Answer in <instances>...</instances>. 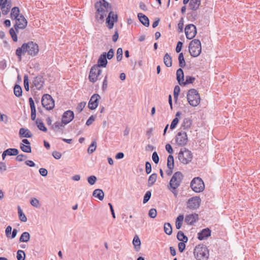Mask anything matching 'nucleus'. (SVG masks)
<instances>
[{
	"label": "nucleus",
	"mask_w": 260,
	"mask_h": 260,
	"mask_svg": "<svg viewBox=\"0 0 260 260\" xmlns=\"http://www.w3.org/2000/svg\"><path fill=\"white\" fill-rule=\"evenodd\" d=\"M101 99V96L98 93L93 94L88 103V107L90 110H94L98 106L99 101Z\"/></svg>",
	"instance_id": "obj_15"
},
{
	"label": "nucleus",
	"mask_w": 260,
	"mask_h": 260,
	"mask_svg": "<svg viewBox=\"0 0 260 260\" xmlns=\"http://www.w3.org/2000/svg\"><path fill=\"white\" fill-rule=\"evenodd\" d=\"M183 175L180 172H175L171 178L169 185L168 186V189L173 193L174 196L176 198L178 196L177 188L180 185Z\"/></svg>",
	"instance_id": "obj_3"
},
{
	"label": "nucleus",
	"mask_w": 260,
	"mask_h": 260,
	"mask_svg": "<svg viewBox=\"0 0 260 260\" xmlns=\"http://www.w3.org/2000/svg\"><path fill=\"white\" fill-rule=\"evenodd\" d=\"M183 26V18H181V20L179 21V22L178 24V27L179 32H182Z\"/></svg>",
	"instance_id": "obj_62"
},
{
	"label": "nucleus",
	"mask_w": 260,
	"mask_h": 260,
	"mask_svg": "<svg viewBox=\"0 0 260 260\" xmlns=\"http://www.w3.org/2000/svg\"><path fill=\"white\" fill-rule=\"evenodd\" d=\"M211 231L208 228L203 229L198 234V238L200 240H204L211 236Z\"/></svg>",
	"instance_id": "obj_19"
},
{
	"label": "nucleus",
	"mask_w": 260,
	"mask_h": 260,
	"mask_svg": "<svg viewBox=\"0 0 260 260\" xmlns=\"http://www.w3.org/2000/svg\"><path fill=\"white\" fill-rule=\"evenodd\" d=\"M18 213L19 215V219L22 222H26L27 221V218L25 214L23 213L22 209L20 206H18Z\"/></svg>",
	"instance_id": "obj_38"
},
{
	"label": "nucleus",
	"mask_w": 260,
	"mask_h": 260,
	"mask_svg": "<svg viewBox=\"0 0 260 260\" xmlns=\"http://www.w3.org/2000/svg\"><path fill=\"white\" fill-rule=\"evenodd\" d=\"M36 124L37 125L38 128L40 130H41L43 132H46L47 131V128L46 127L43 122L42 121V120L41 119L38 118L36 120Z\"/></svg>",
	"instance_id": "obj_33"
},
{
	"label": "nucleus",
	"mask_w": 260,
	"mask_h": 260,
	"mask_svg": "<svg viewBox=\"0 0 260 260\" xmlns=\"http://www.w3.org/2000/svg\"><path fill=\"white\" fill-rule=\"evenodd\" d=\"M193 254L197 260H207L209 256V251L207 246L199 244L194 249Z\"/></svg>",
	"instance_id": "obj_4"
},
{
	"label": "nucleus",
	"mask_w": 260,
	"mask_h": 260,
	"mask_svg": "<svg viewBox=\"0 0 260 260\" xmlns=\"http://www.w3.org/2000/svg\"><path fill=\"white\" fill-rule=\"evenodd\" d=\"M167 167L169 169H173L174 167V159L172 155H169L168 157Z\"/></svg>",
	"instance_id": "obj_37"
},
{
	"label": "nucleus",
	"mask_w": 260,
	"mask_h": 260,
	"mask_svg": "<svg viewBox=\"0 0 260 260\" xmlns=\"http://www.w3.org/2000/svg\"><path fill=\"white\" fill-rule=\"evenodd\" d=\"M15 31L16 30H14L13 28H11L10 29L9 32L13 41L17 42L18 40V38Z\"/></svg>",
	"instance_id": "obj_46"
},
{
	"label": "nucleus",
	"mask_w": 260,
	"mask_h": 260,
	"mask_svg": "<svg viewBox=\"0 0 260 260\" xmlns=\"http://www.w3.org/2000/svg\"><path fill=\"white\" fill-rule=\"evenodd\" d=\"M187 99L189 105L192 107H196L200 103V95L198 91L192 88L189 89L187 94Z\"/></svg>",
	"instance_id": "obj_5"
},
{
	"label": "nucleus",
	"mask_w": 260,
	"mask_h": 260,
	"mask_svg": "<svg viewBox=\"0 0 260 260\" xmlns=\"http://www.w3.org/2000/svg\"><path fill=\"white\" fill-rule=\"evenodd\" d=\"M64 123L62 121H56L52 125L51 128L55 133H63V127L64 126Z\"/></svg>",
	"instance_id": "obj_21"
},
{
	"label": "nucleus",
	"mask_w": 260,
	"mask_h": 260,
	"mask_svg": "<svg viewBox=\"0 0 260 260\" xmlns=\"http://www.w3.org/2000/svg\"><path fill=\"white\" fill-rule=\"evenodd\" d=\"M188 140L185 132L181 131L178 132L175 137V142L178 147H183L188 143Z\"/></svg>",
	"instance_id": "obj_10"
},
{
	"label": "nucleus",
	"mask_w": 260,
	"mask_h": 260,
	"mask_svg": "<svg viewBox=\"0 0 260 260\" xmlns=\"http://www.w3.org/2000/svg\"><path fill=\"white\" fill-rule=\"evenodd\" d=\"M22 90L21 86L16 84L14 87V93L17 97H20L22 95Z\"/></svg>",
	"instance_id": "obj_35"
},
{
	"label": "nucleus",
	"mask_w": 260,
	"mask_h": 260,
	"mask_svg": "<svg viewBox=\"0 0 260 260\" xmlns=\"http://www.w3.org/2000/svg\"><path fill=\"white\" fill-rule=\"evenodd\" d=\"M201 200L199 197H193L190 198L187 202V207L190 209H196L200 205Z\"/></svg>",
	"instance_id": "obj_14"
},
{
	"label": "nucleus",
	"mask_w": 260,
	"mask_h": 260,
	"mask_svg": "<svg viewBox=\"0 0 260 260\" xmlns=\"http://www.w3.org/2000/svg\"><path fill=\"white\" fill-rule=\"evenodd\" d=\"M102 74V70L99 66L96 65L93 66L90 71L89 74V80L92 83H95L98 80L100 79L99 76Z\"/></svg>",
	"instance_id": "obj_11"
},
{
	"label": "nucleus",
	"mask_w": 260,
	"mask_h": 260,
	"mask_svg": "<svg viewBox=\"0 0 260 260\" xmlns=\"http://www.w3.org/2000/svg\"><path fill=\"white\" fill-rule=\"evenodd\" d=\"M178 157L179 160L181 163L183 164H188L192 159V153L188 149L186 148H184L181 149L178 153Z\"/></svg>",
	"instance_id": "obj_7"
},
{
	"label": "nucleus",
	"mask_w": 260,
	"mask_h": 260,
	"mask_svg": "<svg viewBox=\"0 0 260 260\" xmlns=\"http://www.w3.org/2000/svg\"><path fill=\"white\" fill-rule=\"evenodd\" d=\"M179 66L181 68H184L185 66V61L183 53H180L178 56Z\"/></svg>",
	"instance_id": "obj_42"
},
{
	"label": "nucleus",
	"mask_w": 260,
	"mask_h": 260,
	"mask_svg": "<svg viewBox=\"0 0 260 260\" xmlns=\"http://www.w3.org/2000/svg\"><path fill=\"white\" fill-rule=\"evenodd\" d=\"M192 122V120L190 118H185L181 124V127L184 130L188 129L191 127Z\"/></svg>",
	"instance_id": "obj_25"
},
{
	"label": "nucleus",
	"mask_w": 260,
	"mask_h": 260,
	"mask_svg": "<svg viewBox=\"0 0 260 260\" xmlns=\"http://www.w3.org/2000/svg\"><path fill=\"white\" fill-rule=\"evenodd\" d=\"M94 7L96 10V19L102 22L104 21L105 16H106L105 9L107 12L110 10L106 18V23L108 28L110 29H112L113 27L114 22H116L118 20V16L112 11L111 4L106 0H100L95 3Z\"/></svg>",
	"instance_id": "obj_1"
},
{
	"label": "nucleus",
	"mask_w": 260,
	"mask_h": 260,
	"mask_svg": "<svg viewBox=\"0 0 260 260\" xmlns=\"http://www.w3.org/2000/svg\"><path fill=\"white\" fill-rule=\"evenodd\" d=\"M107 78H108V77H107V75H106L105 77V78L104 79V81H103V85H102V90L103 91H105V90H106L107 88V86H108V83H107Z\"/></svg>",
	"instance_id": "obj_61"
},
{
	"label": "nucleus",
	"mask_w": 260,
	"mask_h": 260,
	"mask_svg": "<svg viewBox=\"0 0 260 260\" xmlns=\"http://www.w3.org/2000/svg\"><path fill=\"white\" fill-rule=\"evenodd\" d=\"M12 232V227L10 225H8L5 231L6 235L8 238L10 237V235L11 234Z\"/></svg>",
	"instance_id": "obj_64"
},
{
	"label": "nucleus",
	"mask_w": 260,
	"mask_h": 260,
	"mask_svg": "<svg viewBox=\"0 0 260 260\" xmlns=\"http://www.w3.org/2000/svg\"><path fill=\"white\" fill-rule=\"evenodd\" d=\"M17 155V156L15 159L16 160L18 161H22L27 158V156L23 154H20Z\"/></svg>",
	"instance_id": "obj_54"
},
{
	"label": "nucleus",
	"mask_w": 260,
	"mask_h": 260,
	"mask_svg": "<svg viewBox=\"0 0 260 260\" xmlns=\"http://www.w3.org/2000/svg\"><path fill=\"white\" fill-rule=\"evenodd\" d=\"M20 15L19 8L17 7H13L11 11V18L14 20L18 18Z\"/></svg>",
	"instance_id": "obj_26"
},
{
	"label": "nucleus",
	"mask_w": 260,
	"mask_h": 260,
	"mask_svg": "<svg viewBox=\"0 0 260 260\" xmlns=\"http://www.w3.org/2000/svg\"><path fill=\"white\" fill-rule=\"evenodd\" d=\"M24 86L26 91L29 90L28 76L27 75L24 76Z\"/></svg>",
	"instance_id": "obj_47"
},
{
	"label": "nucleus",
	"mask_w": 260,
	"mask_h": 260,
	"mask_svg": "<svg viewBox=\"0 0 260 260\" xmlns=\"http://www.w3.org/2000/svg\"><path fill=\"white\" fill-rule=\"evenodd\" d=\"M17 260H25V253L22 250H18L16 256Z\"/></svg>",
	"instance_id": "obj_45"
},
{
	"label": "nucleus",
	"mask_w": 260,
	"mask_h": 260,
	"mask_svg": "<svg viewBox=\"0 0 260 260\" xmlns=\"http://www.w3.org/2000/svg\"><path fill=\"white\" fill-rule=\"evenodd\" d=\"M44 79L42 76L39 75L34 78L32 80V86L36 87L38 90H41L43 87Z\"/></svg>",
	"instance_id": "obj_17"
},
{
	"label": "nucleus",
	"mask_w": 260,
	"mask_h": 260,
	"mask_svg": "<svg viewBox=\"0 0 260 260\" xmlns=\"http://www.w3.org/2000/svg\"><path fill=\"white\" fill-rule=\"evenodd\" d=\"M197 33L196 26L193 24L187 25L185 27V34L188 40L193 39Z\"/></svg>",
	"instance_id": "obj_13"
},
{
	"label": "nucleus",
	"mask_w": 260,
	"mask_h": 260,
	"mask_svg": "<svg viewBox=\"0 0 260 260\" xmlns=\"http://www.w3.org/2000/svg\"><path fill=\"white\" fill-rule=\"evenodd\" d=\"M185 242H181L178 244V249L180 252H183L185 249Z\"/></svg>",
	"instance_id": "obj_56"
},
{
	"label": "nucleus",
	"mask_w": 260,
	"mask_h": 260,
	"mask_svg": "<svg viewBox=\"0 0 260 260\" xmlns=\"http://www.w3.org/2000/svg\"><path fill=\"white\" fill-rule=\"evenodd\" d=\"M96 142L95 140L92 142L91 144L89 145L87 152L88 153H92L96 149Z\"/></svg>",
	"instance_id": "obj_44"
},
{
	"label": "nucleus",
	"mask_w": 260,
	"mask_h": 260,
	"mask_svg": "<svg viewBox=\"0 0 260 260\" xmlns=\"http://www.w3.org/2000/svg\"><path fill=\"white\" fill-rule=\"evenodd\" d=\"M86 103L85 102H82L78 104L77 108L76 110L78 113H80L82 112L84 108L85 107Z\"/></svg>",
	"instance_id": "obj_49"
},
{
	"label": "nucleus",
	"mask_w": 260,
	"mask_h": 260,
	"mask_svg": "<svg viewBox=\"0 0 260 260\" xmlns=\"http://www.w3.org/2000/svg\"><path fill=\"white\" fill-rule=\"evenodd\" d=\"M95 116L91 115L87 120L86 122V125L87 126L90 125L92 122L95 120Z\"/></svg>",
	"instance_id": "obj_59"
},
{
	"label": "nucleus",
	"mask_w": 260,
	"mask_h": 260,
	"mask_svg": "<svg viewBox=\"0 0 260 260\" xmlns=\"http://www.w3.org/2000/svg\"><path fill=\"white\" fill-rule=\"evenodd\" d=\"M6 151L9 156H15L19 153V151L16 148H8Z\"/></svg>",
	"instance_id": "obj_40"
},
{
	"label": "nucleus",
	"mask_w": 260,
	"mask_h": 260,
	"mask_svg": "<svg viewBox=\"0 0 260 260\" xmlns=\"http://www.w3.org/2000/svg\"><path fill=\"white\" fill-rule=\"evenodd\" d=\"M30 204L31 205L35 207H38L39 204V200L36 198H33L31 199L30 200Z\"/></svg>",
	"instance_id": "obj_58"
},
{
	"label": "nucleus",
	"mask_w": 260,
	"mask_h": 260,
	"mask_svg": "<svg viewBox=\"0 0 260 260\" xmlns=\"http://www.w3.org/2000/svg\"><path fill=\"white\" fill-rule=\"evenodd\" d=\"M201 4V0H190L189 7L190 9L193 11L197 10Z\"/></svg>",
	"instance_id": "obj_29"
},
{
	"label": "nucleus",
	"mask_w": 260,
	"mask_h": 260,
	"mask_svg": "<svg viewBox=\"0 0 260 260\" xmlns=\"http://www.w3.org/2000/svg\"><path fill=\"white\" fill-rule=\"evenodd\" d=\"M19 135L20 138H31L32 134L29 130L25 128H21L19 129Z\"/></svg>",
	"instance_id": "obj_23"
},
{
	"label": "nucleus",
	"mask_w": 260,
	"mask_h": 260,
	"mask_svg": "<svg viewBox=\"0 0 260 260\" xmlns=\"http://www.w3.org/2000/svg\"><path fill=\"white\" fill-rule=\"evenodd\" d=\"M164 62L167 67H171L172 66V58L169 53H167L164 57Z\"/></svg>",
	"instance_id": "obj_28"
},
{
	"label": "nucleus",
	"mask_w": 260,
	"mask_h": 260,
	"mask_svg": "<svg viewBox=\"0 0 260 260\" xmlns=\"http://www.w3.org/2000/svg\"><path fill=\"white\" fill-rule=\"evenodd\" d=\"M92 196L102 201L104 198V192L101 189H96L93 191Z\"/></svg>",
	"instance_id": "obj_27"
},
{
	"label": "nucleus",
	"mask_w": 260,
	"mask_h": 260,
	"mask_svg": "<svg viewBox=\"0 0 260 260\" xmlns=\"http://www.w3.org/2000/svg\"><path fill=\"white\" fill-rule=\"evenodd\" d=\"M189 52L192 57H198L202 51L201 43L199 39L192 40L189 44Z\"/></svg>",
	"instance_id": "obj_6"
},
{
	"label": "nucleus",
	"mask_w": 260,
	"mask_h": 260,
	"mask_svg": "<svg viewBox=\"0 0 260 260\" xmlns=\"http://www.w3.org/2000/svg\"><path fill=\"white\" fill-rule=\"evenodd\" d=\"M42 105L47 110H51L54 107V101L49 94H44L41 100Z\"/></svg>",
	"instance_id": "obj_9"
},
{
	"label": "nucleus",
	"mask_w": 260,
	"mask_h": 260,
	"mask_svg": "<svg viewBox=\"0 0 260 260\" xmlns=\"http://www.w3.org/2000/svg\"><path fill=\"white\" fill-rule=\"evenodd\" d=\"M20 148L24 152L30 153L31 152L30 145H24V144L21 143L20 145Z\"/></svg>",
	"instance_id": "obj_41"
},
{
	"label": "nucleus",
	"mask_w": 260,
	"mask_h": 260,
	"mask_svg": "<svg viewBox=\"0 0 260 260\" xmlns=\"http://www.w3.org/2000/svg\"><path fill=\"white\" fill-rule=\"evenodd\" d=\"M52 156L56 159H59L61 156V153L59 152L54 151L52 153Z\"/></svg>",
	"instance_id": "obj_63"
},
{
	"label": "nucleus",
	"mask_w": 260,
	"mask_h": 260,
	"mask_svg": "<svg viewBox=\"0 0 260 260\" xmlns=\"http://www.w3.org/2000/svg\"><path fill=\"white\" fill-rule=\"evenodd\" d=\"M146 173L149 174L151 172V165L149 161H146L145 163Z\"/></svg>",
	"instance_id": "obj_57"
},
{
	"label": "nucleus",
	"mask_w": 260,
	"mask_h": 260,
	"mask_svg": "<svg viewBox=\"0 0 260 260\" xmlns=\"http://www.w3.org/2000/svg\"><path fill=\"white\" fill-rule=\"evenodd\" d=\"M195 80L196 78L194 77L186 76L185 77V81H183L182 85L185 86L189 84L193 83Z\"/></svg>",
	"instance_id": "obj_43"
},
{
	"label": "nucleus",
	"mask_w": 260,
	"mask_h": 260,
	"mask_svg": "<svg viewBox=\"0 0 260 260\" xmlns=\"http://www.w3.org/2000/svg\"><path fill=\"white\" fill-rule=\"evenodd\" d=\"M74 118V112L71 110H68L64 112L62 115V123H64V125H66L72 121Z\"/></svg>",
	"instance_id": "obj_16"
},
{
	"label": "nucleus",
	"mask_w": 260,
	"mask_h": 260,
	"mask_svg": "<svg viewBox=\"0 0 260 260\" xmlns=\"http://www.w3.org/2000/svg\"><path fill=\"white\" fill-rule=\"evenodd\" d=\"M30 238L29 233L27 232H23L19 238V241L20 242H28Z\"/></svg>",
	"instance_id": "obj_31"
},
{
	"label": "nucleus",
	"mask_w": 260,
	"mask_h": 260,
	"mask_svg": "<svg viewBox=\"0 0 260 260\" xmlns=\"http://www.w3.org/2000/svg\"><path fill=\"white\" fill-rule=\"evenodd\" d=\"M138 18L140 22L146 27L150 25L149 19L145 15L140 13L138 14Z\"/></svg>",
	"instance_id": "obj_22"
},
{
	"label": "nucleus",
	"mask_w": 260,
	"mask_h": 260,
	"mask_svg": "<svg viewBox=\"0 0 260 260\" xmlns=\"http://www.w3.org/2000/svg\"><path fill=\"white\" fill-rule=\"evenodd\" d=\"M179 122V119L177 117H175L172 121L171 125H170V129H174L177 124Z\"/></svg>",
	"instance_id": "obj_53"
},
{
	"label": "nucleus",
	"mask_w": 260,
	"mask_h": 260,
	"mask_svg": "<svg viewBox=\"0 0 260 260\" xmlns=\"http://www.w3.org/2000/svg\"><path fill=\"white\" fill-rule=\"evenodd\" d=\"M164 231L165 233L168 235L172 234V228L170 223L167 222L164 224Z\"/></svg>",
	"instance_id": "obj_39"
},
{
	"label": "nucleus",
	"mask_w": 260,
	"mask_h": 260,
	"mask_svg": "<svg viewBox=\"0 0 260 260\" xmlns=\"http://www.w3.org/2000/svg\"><path fill=\"white\" fill-rule=\"evenodd\" d=\"M122 54H123V51L121 48H119L117 50V53H116V58L117 60L118 61H120L121 60L122 58Z\"/></svg>",
	"instance_id": "obj_48"
},
{
	"label": "nucleus",
	"mask_w": 260,
	"mask_h": 260,
	"mask_svg": "<svg viewBox=\"0 0 260 260\" xmlns=\"http://www.w3.org/2000/svg\"><path fill=\"white\" fill-rule=\"evenodd\" d=\"M107 53L103 52L99 57L98 60V64H96V66H99L100 68L103 67L105 68L107 64Z\"/></svg>",
	"instance_id": "obj_20"
},
{
	"label": "nucleus",
	"mask_w": 260,
	"mask_h": 260,
	"mask_svg": "<svg viewBox=\"0 0 260 260\" xmlns=\"http://www.w3.org/2000/svg\"><path fill=\"white\" fill-rule=\"evenodd\" d=\"M190 187L193 191L201 192L205 189L204 183L199 177H195L190 182Z\"/></svg>",
	"instance_id": "obj_8"
},
{
	"label": "nucleus",
	"mask_w": 260,
	"mask_h": 260,
	"mask_svg": "<svg viewBox=\"0 0 260 260\" xmlns=\"http://www.w3.org/2000/svg\"><path fill=\"white\" fill-rule=\"evenodd\" d=\"M177 239L181 242H187L188 241V238L184 235L183 232L179 231L177 235Z\"/></svg>",
	"instance_id": "obj_34"
},
{
	"label": "nucleus",
	"mask_w": 260,
	"mask_h": 260,
	"mask_svg": "<svg viewBox=\"0 0 260 260\" xmlns=\"http://www.w3.org/2000/svg\"><path fill=\"white\" fill-rule=\"evenodd\" d=\"M184 219L183 215H179L176 219L175 224L177 230L181 229Z\"/></svg>",
	"instance_id": "obj_32"
},
{
	"label": "nucleus",
	"mask_w": 260,
	"mask_h": 260,
	"mask_svg": "<svg viewBox=\"0 0 260 260\" xmlns=\"http://www.w3.org/2000/svg\"><path fill=\"white\" fill-rule=\"evenodd\" d=\"M176 79L178 83L180 85H182V83L184 80V76L183 71L181 68H179L177 70Z\"/></svg>",
	"instance_id": "obj_24"
},
{
	"label": "nucleus",
	"mask_w": 260,
	"mask_h": 260,
	"mask_svg": "<svg viewBox=\"0 0 260 260\" xmlns=\"http://www.w3.org/2000/svg\"><path fill=\"white\" fill-rule=\"evenodd\" d=\"M96 180L97 178L94 175L90 176L87 178V181L90 185H93L95 183Z\"/></svg>",
	"instance_id": "obj_51"
},
{
	"label": "nucleus",
	"mask_w": 260,
	"mask_h": 260,
	"mask_svg": "<svg viewBox=\"0 0 260 260\" xmlns=\"http://www.w3.org/2000/svg\"><path fill=\"white\" fill-rule=\"evenodd\" d=\"M157 175L156 173H153L151 174L148 179V186H151L154 184V183L155 182L156 179H157Z\"/></svg>",
	"instance_id": "obj_36"
},
{
	"label": "nucleus",
	"mask_w": 260,
	"mask_h": 260,
	"mask_svg": "<svg viewBox=\"0 0 260 260\" xmlns=\"http://www.w3.org/2000/svg\"><path fill=\"white\" fill-rule=\"evenodd\" d=\"M152 160L156 164H158V161H159V156L157 153V152L156 151H154L153 153H152Z\"/></svg>",
	"instance_id": "obj_55"
},
{
	"label": "nucleus",
	"mask_w": 260,
	"mask_h": 260,
	"mask_svg": "<svg viewBox=\"0 0 260 260\" xmlns=\"http://www.w3.org/2000/svg\"><path fill=\"white\" fill-rule=\"evenodd\" d=\"M114 54V51L113 49L111 48L108 53H107V58L108 59H111L113 58Z\"/></svg>",
	"instance_id": "obj_60"
},
{
	"label": "nucleus",
	"mask_w": 260,
	"mask_h": 260,
	"mask_svg": "<svg viewBox=\"0 0 260 260\" xmlns=\"http://www.w3.org/2000/svg\"><path fill=\"white\" fill-rule=\"evenodd\" d=\"M39 51V46L32 41L23 43L21 47H18L16 50V55L18 56L19 60H21V56L25 53L31 56H36Z\"/></svg>",
	"instance_id": "obj_2"
},
{
	"label": "nucleus",
	"mask_w": 260,
	"mask_h": 260,
	"mask_svg": "<svg viewBox=\"0 0 260 260\" xmlns=\"http://www.w3.org/2000/svg\"><path fill=\"white\" fill-rule=\"evenodd\" d=\"M148 215L151 218H154L155 217H156V216L157 215L156 210L154 208L151 209L149 211Z\"/></svg>",
	"instance_id": "obj_52"
},
{
	"label": "nucleus",
	"mask_w": 260,
	"mask_h": 260,
	"mask_svg": "<svg viewBox=\"0 0 260 260\" xmlns=\"http://www.w3.org/2000/svg\"><path fill=\"white\" fill-rule=\"evenodd\" d=\"M15 20H16V23L14 27L17 32H18V29H23L27 26V21L23 15H20L18 18Z\"/></svg>",
	"instance_id": "obj_12"
},
{
	"label": "nucleus",
	"mask_w": 260,
	"mask_h": 260,
	"mask_svg": "<svg viewBox=\"0 0 260 260\" xmlns=\"http://www.w3.org/2000/svg\"><path fill=\"white\" fill-rule=\"evenodd\" d=\"M133 245L135 247V250L138 251L140 249V246H141V241L137 235H136L133 239Z\"/></svg>",
	"instance_id": "obj_30"
},
{
	"label": "nucleus",
	"mask_w": 260,
	"mask_h": 260,
	"mask_svg": "<svg viewBox=\"0 0 260 260\" xmlns=\"http://www.w3.org/2000/svg\"><path fill=\"white\" fill-rule=\"evenodd\" d=\"M198 220L199 215L196 213L187 215L185 218V222L189 225H193Z\"/></svg>",
	"instance_id": "obj_18"
},
{
	"label": "nucleus",
	"mask_w": 260,
	"mask_h": 260,
	"mask_svg": "<svg viewBox=\"0 0 260 260\" xmlns=\"http://www.w3.org/2000/svg\"><path fill=\"white\" fill-rule=\"evenodd\" d=\"M151 197V192L150 191H147L144 195L143 199V204H145L148 202Z\"/></svg>",
	"instance_id": "obj_50"
}]
</instances>
